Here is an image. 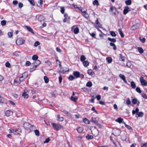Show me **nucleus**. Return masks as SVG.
<instances>
[{"mask_svg":"<svg viewBox=\"0 0 147 147\" xmlns=\"http://www.w3.org/2000/svg\"><path fill=\"white\" fill-rule=\"evenodd\" d=\"M30 4L33 6L35 5V3L34 0H28Z\"/></svg>","mask_w":147,"mask_h":147,"instance_id":"obj_52","label":"nucleus"},{"mask_svg":"<svg viewBox=\"0 0 147 147\" xmlns=\"http://www.w3.org/2000/svg\"><path fill=\"white\" fill-rule=\"evenodd\" d=\"M28 76L27 72H24L22 75V76L24 77V78H27Z\"/></svg>","mask_w":147,"mask_h":147,"instance_id":"obj_46","label":"nucleus"},{"mask_svg":"<svg viewBox=\"0 0 147 147\" xmlns=\"http://www.w3.org/2000/svg\"><path fill=\"white\" fill-rule=\"evenodd\" d=\"M22 96L25 98H28V95L25 92H23L22 94Z\"/></svg>","mask_w":147,"mask_h":147,"instance_id":"obj_33","label":"nucleus"},{"mask_svg":"<svg viewBox=\"0 0 147 147\" xmlns=\"http://www.w3.org/2000/svg\"><path fill=\"white\" fill-rule=\"evenodd\" d=\"M74 7L75 8L78 9L80 10H82L83 9V8L81 7H78L77 5H74Z\"/></svg>","mask_w":147,"mask_h":147,"instance_id":"obj_40","label":"nucleus"},{"mask_svg":"<svg viewBox=\"0 0 147 147\" xmlns=\"http://www.w3.org/2000/svg\"><path fill=\"white\" fill-rule=\"evenodd\" d=\"M81 12L84 14L85 16H86L85 18H86V17L88 16V14L87 13L86 11H83L82 9V10H80Z\"/></svg>","mask_w":147,"mask_h":147,"instance_id":"obj_45","label":"nucleus"},{"mask_svg":"<svg viewBox=\"0 0 147 147\" xmlns=\"http://www.w3.org/2000/svg\"><path fill=\"white\" fill-rule=\"evenodd\" d=\"M65 11V9L64 7H62L61 8V10H60V11H61V13H62V14H63L64 13Z\"/></svg>","mask_w":147,"mask_h":147,"instance_id":"obj_55","label":"nucleus"},{"mask_svg":"<svg viewBox=\"0 0 147 147\" xmlns=\"http://www.w3.org/2000/svg\"><path fill=\"white\" fill-rule=\"evenodd\" d=\"M26 78H24L22 76H21L19 78V80H20L21 82L23 81L24 79H25Z\"/></svg>","mask_w":147,"mask_h":147,"instance_id":"obj_63","label":"nucleus"},{"mask_svg":"<svg viewBox=\"0 0 147 147\" xmlns=\"http://www.w3.org/2000/svg\"><path fill=\"white\" fill-rule=\"evenodd\" d=\"M37 67L36 66H34L32 67H31L30 69V71L32 72L33 71L35 70Z\"/></svg>","mask_w":147,"mask_h":147,"instance_id":"obj_50","label":"nucleus"},{"mask_svg":"<svg viewBox=\"0 0 147 147\" xmlns=\"http://www.w3.org/2000/svg\"><path fill=\"white\" fill-rule=\"evenodd\" d=\"M91 121L94 123L96 125L97 124V123H98V121L96 120H94L93 118H92L91 120Z\"/></svg>","mask_w":147,"mask_h":147,"instance_id":"obj_49","label":"nucleus"},{"mask_svg":"<svg viewBox=\"0 0 147 147\" xmlns=\"http://www.w3.org/2000/svg\"><path fill=\"white\" fill-rule=\"evenodd\" d=\"M123 120V119L121 117H119L118 118V119L115 120L116 121L120 123H122Z\"/></svg>","mask_w":147,"mask_h":147,"instance_id":"obj_22","label":"nucleus"},{"mask_svg":"<svg viewBox=\"0 0 147 147\" xmlns=\"http://www.w3.org/2000/svg\"><path fill=\"white\" fill-rule=\"evenodd\" d=\"M106 59L108 63H111L112 61V59L111 57H107Z\"/></svg>","mask_w":147,"mask_h":147,"instance_id":"obj_27","label":"nucleus"},{"mask_svg":"<svg viewBox=\"0 0 147 147\" xmlns=\"http://www.w3.org/2000/svg\"><path fill=\"white\" fill-rule=\"evenodd\" d=\"M76 129L78 132L80 133H82L84 130V128L82 127H79Z\"/></svg>","mask_w":147,"mask_h":147,"instance_id":"obj_19","label":"nucleus"},{"mask_svg":"<svg viewBox=\"0 0 147 147\" xmlns=\"http://www.w3.org/2000/svg\"><path fill=\"white\" fill-rule=\"evenodd\" d=\"M131 0H127L125 1V3L127 5H130L131 4Z\"/></svg>","mask_w":147,"mask_h":147,"instance_id":"obj_34","label":"nucleus"},{"mask_svg":"<svg viewBox=\"0 0 147 147\" xmlns=\"http://www.w3.org/2000/svg\"><path fill=\"white\" fill-rule=\"evenodd\" d=\"M109 11H112L113 14L115 16L118 15L119 13V12L117 9L116 8L112 6L111 7Z\"/></svg>","mask_w":147,"mask_h":147,"instance_id":"obj_1","label":"nucleus"},{"mask_svg":"<svg viewBox=\"0 0 147 147\" xmlns=\"http://www.w3.org/2000/svg\"><path fill=\"white\" fill-rule=\"evenodd\" d=\"M86 138L88 139H92L93 138V137L92 136L90 135L89 134H88L86 136Z\"/></svg>","mask_w":147,"mask_h":147,"instance_id":"obj_26","label":"nucleus"},{"mask_svg":"<svg viewBox=\"0 0 147 147\" xmlns=\"http://www.w3.org/2000/svg\"><path fill=\"white\" fill-rule=\"evenodd\" d=\"M76 78H80V73L78 71H74L73 73Z\"/></svg>","mask_w":147,"mask_h":147,"instance_id":"obj_10","label":"nucleus"},{"mask_svg":"<svg viewBox=\"0 0 147 147\" xmlns=\"http://www.w3.org/2000/svg\"><path fill=\"white\" fill-rule=\"evenodd\" d=\"M40 44V43L38 41H36L34 44V46L37 47L38 45Z\"/></svg>","mask_w":147,"mask_h":147,"instance_id":"obj_59","label":"nucleus"},{"mask_svg":"<svg viewBox=\"0 0 147 147\" xmlns=\"http://www.w3.org/2000/svg\"><path fill=\"white\" fill-rule=\"evenodd\" d=\"M92 134L95 137L97 136L99 134V131L97 129H91Z\"/></svg>","mask_w":147,"mask_h":147,"instance_id":"obj_8","label":"nucleus"},{"mask_svg":"<svg viewBox=\"0 0 147 147\" xmlns=\"http://www.w3.org/2000/svg\"><path fill=\"white\" fill-rule=\"evenodd\" d=\"M41 62L39 60H36L35 61L34 63H32L33 65V66H36V67L37 66L40 64Z\"/></svg>","mask_w":147,"mask_h":147,"instance_id":"obj_13","label":"nucleus"},{"mask_svg":"<svg viewBox=\"0 0 147 147\" xmlns=\"http://www.w3.org/2000/svg\"><path fill=\"white\" fill-rule=\"evenodd\" d=\"M75 78V77L72 75L69 76L68 77V79L71 81L73 80Z\"/></svg>","mask_w":147,"mask_h":147,"instance_id":"obj_41","label":"nucleus"},{"mask_svg":"<svg viewBox=\"0 0 147 147\" xmlns=\"http://www.w3.org/2000/svg\"><path fill=\"white\" fill-rule=\"evenodd\" d=\"M5 65L6 67H8L9 68H10L11 67V65H10V63L8 61H7L5 64Z\"/></svg>","mask_w":147,"mask_h":147,"instance_id":"obj_47","label":"nucleus"},{"mask_svg":"<svg viewBox=\"0 0 147 147\" xmlns=\"http://www.w3.org/2000/svg\"><path fill=\"white\" fill-rule=\"evenodd\" d=\"M138 51L140 53H143L144 50L142 47H138Z\"/></svg>","mask_w":147,"mask_h":147,"instance_id":"obj_28","label":"nucleus"},{"mask_svg":"<svg viewBox=\"0 0 147 147\" xmlns=\"http://www.w3.org/2000/svg\"><path fill=\"white\" fill-rule=\"evenodd\" d=\"M38 58V57L37 55H34L32 56V58L33 60L36 61L37 60Z\"/></svg>","mask_w":147,"mask_h":147,"instance_id":"obj_42","label":"nucleus"},{"mask_svg":"<svg viewBox=\"0 0 147 147\" xmlns=\"http://www.w3.org/2000/svg\"><path fill=\"white\" fill-rule=\"evenodd\" d=\"M44 79L45 83H47L49 82V79L46 76H45L44 77Z\"/></svg>","mask_w":147,"mask_h":147,"instance_id":"obj_43","label":"nucleus"},{"mask_svg":"<svg viewBox=\"0 0 147 147\" xmlns=\"http://www.w3.org/2000/svg\"><path fill=\"white\" fill-rule=\"evenodd\" d=\"M93 4L94 5H99V3L98 0H94V1L93 2Z\"/></svg>","mask_w":147,"mask_h":147,"instance_id":"obj_39","label":"nucleus"},{"mask_svg":"<svg viewBox=\"0 0 147 147\" xmlns=\"http://www.w3.org/2000/svg\"><path fill=\"white\" fill-rule=\"evenodd\" d=\"M13 33L11 32H9L7 34L9 37H11L12 36Z\"/></svg>","mask_w":147,"mask_h":147,"instance_id":"obj_62","label":"nucleus"},{"mask_svg":"<svg viewBox=\"0 0 147 147\" xmlns=\"http://www.w3.org/2000/svg\"><path fill=\"white\" fill-rule=\"evenodd\" d=\"M119 60L122 61H124L125 60V57H122L119 58Z\"/></svg>","mask_w":147,"mask_h":147,"instance_id":"obj_64","label":"nucleus"},{"mask_svg":"<svg viewBox=\"0 0 147 147\" xmlns=\"http://www.w3.org/2000/svg\"><path fill=\"white\" fill-rule=\"evenodd\" d=\"M92 71L91 69H88V73L89 75H92Z\"/></svg>","mask_w":147,"mask_h":147,"instance_id":"obj_61","label":"nucleus"},{"mask_svg":"<svg viewBox=\"0 0 147 147\" xmlns=\"http://www.w3.org/2000/svg\"><path fill=\"white\" fill-rule=\"evenodd\" d=\"M126 65L128 67L130 68L131 66V64L130 62H128L127 63Z\"/></svg>","mask_w":147,"mask_h":147,"instance_id":"obj_56","label":"nucleus"},{"mask_svg":"<svg viewBox=\"0 0 147 147\" xmlns=\"http://www.w3.org/2000/svg\"><path fill=\"white\" fill-rule=\"evenodd\" d=\"M130 10L128 6L125 7L123 11V13L124 14H126Z\"/></svg>","mask_w":147,"mask_h":147,"instance_id":"obj_11","label":"nucleus"},{"mask_svg":"<svg viewBox=\"0 0 147 147\" xmlns=\"http://www.w3.org/2000/svg\"><path fill=\"white\" fill-rule=\"evenodd\" d=\"M6 22L5 20H3L1 22V24L2 26H4L6 25Z\"/></svg>","mask_w":147,"mask_h":147,"instance_id":"obj_54","label":"nucleus"},{"mask_svg":"<svg viewBox=\"0 0 147 147\" xmlns=\"http://www.w3.org/2000/svg\"><path fill=\"white\" fill-rule=\"evenodd\" d=\"M118 31L119 32V33L120 34L121 37L122 38H123L124 37V35L123 34V33L122 32V31L121 29H118Z\"/></svg>","mask_w":147,"mask_h":147,"instance_id":"obj_32","label":"nucleus"},{"mask_svg":"<svg viewBox=\"0 0 147 147\" xmlns=\"http://www.w3.org/2000/svg\"><path fill=\"white\" fill-rule=\"evenodd\" d=\"M123 123L124 124L125 127L128 129L132 130V129L131 127L129 125L126 124L125 122H123Z\"/></svg>","mask_w":147,"mask_h":147,"instance_id":"obj_30","label":"nucleus"},{"mask_svg":"<svg viewBox=\"0 0 147 147\" xmlns=\"http://www.w3.org/2000/svg\"><path fill=\"white\" fill-rule=\"evenodd\" d=\"M118 24L119 26H121L123 27V23L122 22V21L121 20H120L119 21Z\"/></svg>","mask_w":147,"mask_h":147,"instance_id":"obj_44","label":"nucleus"},{"mask_svg":"<svg viewBox=\"0 0 147 147\" xmlns=\"http://www.w3.org/2000/svg\"><path fill=\"white\" fill-rule=\"evenodd\" d=\"M140 81L141 84L142 86H146L147 85V81L144 79V78L141 76L140 78Z\"/></svg>","mask_w":147,"mask_h":147,"instance_id":"obj_7","label":"nucleus"},{"mask_svg":"<svg viewBox=\"0 0 147 147\" xmlns=\"http://www.w3.org/2000/svg\"><path fill=\"white\" fill-rule=\"evenodd\" d=\"M142 96L145 99H147V95L145 93H143L142 94Z\"/></svg>","mask_w":147,"mask_h":147,"instance_id":"obj_53","label":"nucleus"},{"mask_svg":"<svg viewBox=\"0 0 147 147\" xmlns=\"http://www.w3.org/2000/svg\"><path fill=\"white\" fill-rule=\"evenodd\" d=\"M108 40L111 41V42H116V39L115 38H108Z\"/></svg>","mask_w":147,"mask_h":147,"instance_id":"obj_35","label":"nucleus"},{"mask_svg":"<svg viewBox=\"0 0 147 147\" xmlns=\"http://www.w3.org/2000/svg\"><path fill=\"white\" fill-rule=\"evenodd\" d=\"M21 82L20 81V80H19V78H17L15 79L14 80V83H18L19 84H20L21 83Z\"/></svg>","mask_w":147,"mask_h":147,"instance_id":"obj_31","label":"nucleus"},{"mask_svg":"<svg viewBox=\"0 0 147 147\" xmlns=\"http://www.w3.org/2000/svg\"><path fill=\"white\" fill-rule=\"evenodd\" d=\"M83 121L86 124H89L90 123V121L86 118H85L83 120Z\"/></svg>","mask_w":147,"mask_h":147,"instance_id":"obj_36","label":"nucleus"},{"mask_svg":"<svg viewBox=\"0 0 147 147\" xmlns=\"http://www.w3.org/2000/svg\"><path fill=\"white\" fill-rule=\"evenodd\" d=\"M78 99V98L77 96L74 97L73 96H71L70 98V99L72 101L74 102H76Z\"/></svg>","mask_w":147,"mask_h":147,"instance_id":"obj_18","label":"nucleus"},{"mask_svg":"<svg viewBox=\"0 0 147 147\" xmlns=\"http://www.w3.org/2000/svg\"><path fill=\"white\" fill-rule=\"evenodd\" d=\"M61 111L63 112L64 114L66 115H67L69 116H70L71 114L69 113L68 111L66 110H64L63 111Z\"/></svg>","mask_w":147,"mask_h":147,"instance_id":"obj_29","label":"nucleus"},{"mask_svg":"<svg viewBox=\"0 0 147 147\" xmlns=\"http://www.w3.org/2000/svg\"><path fill=\"white\" fill-rule=\"evenodd\" d=\"M86 59V57L84 55H82L80 58V60L81 61L83 62L85 61Z\"/></svg>","mask_w":147,"mask_h":147,"instance_id":"obj_24","label":"nucleus"},{"mask_svg":"<svg viewBox=\"0 0 147 147\" xmlns=\"http://www.w3.org/2000/svg\"><path fill=\"white\" fill-rule=\"evenodd\" d=\"M121 138L123 140H125L127 139V137L125 134V133H123L122 135H121Z\"/></svg>","mask_w":147,"mask_h":147,"instance_id":"obj_21","label":"nucleus"},{"mask_svg":"<svg viewBox=\"0 0 147 147\" xmlns=\"http://www.w3.org/2000/svg\"><path fill=\"white\" fill-rule=\"evenodd\" d=\"M110 34L111 36L113 37H115L116 36V34L115 32L113 31H111L110 32Z\"/></svg>","mask_w":147,"mask_h":147,"instance_id":"obj_37","label":"nucleus"},{"mask_svg":"<svg viewBox=\"0 0 147 147\" xmlns=\"http://www.w3.org/2000/svg\"><path fill=\"white\" fill-rule=\"evenodd\" d=\"M136 91L139 93H141L142 91L140 88L138 87H137L136 89Z\"/></svg>","mask_w":147,"mask_h":147,"instance_id":"obj_48","label":"nucleus"},{"mask_svg":"<svg viewBox=\"0 0 147 147\" xmlns=\"http://www.w3.org/2000/svg\"><path fill=\"white\" fill-rule=\"evenodd\" d=\"M92 84L91 82H88L86 84V86L87 87H90L92 86Z\"/></svg>","mask_w":147,"mask_h":147,"instance_id":"obj_38","label":"nucleus"},{"mask_svg":"<svg viewBox=\"0 0 147 147\" xmlns=\"http://www.w3.org/2000/svg\"><path fill=\"white\" fill-rule=\"evenodd\" d=\"M144 115V113L142 112H140L138 113H137L136 116V117H142Z\"/></svg>","mask_w":147,"mask_h":147,"instance_id":"obj_17","label":"nucleus"},{"mask_svg":"<svg viewBox=\"0 0 147 147\" xmlns=\"http://www.w3.org/2000/svg\"><path fill=\"white\" fill-rule=\"evenodd\" d=\"M35 134L37 136H39V131L38 130H35L34 131Z\"/></svg>","mask_w":147,"mask_h":147,"instance_id":"obj_51","label":"nucleus"},{"mask_svg":"<svg viewBox=\"0 0 147 147\" xmlns=\"http://www.w3.org/2000/svg\"><path fill=\"white\" fill-rule=\"evenodd\" d=\"M113 132L112 133V134L114 135L115 136H119L121 132L120 129L117 128L113 129Z\"/></svg>","mask_w":147,"mask_h":147,"instance_id":"obj_5","label":"nucleus"},{"mask_svg":"<svg viewBox=\"0 0 147 147\" xmlns=\"http://www.w3.org/2000/svg\"><path fill=\"white\" fill-rule=\"evenodd\" d=\"M33 126L29 123L26 122L23 125L24 127L26 129H31V128Z\"/></svg>","mask_w":147,"mask_h":147,"instance_id":"obj_2","label":"nucleus"},{"mask_svg":"<svg viewBox=\"0 0 147 147\" xmlns=\"http://www.w3.org/2000/svg\"><path fill=\"white\" fill-rule=\"evenodd\" d=\"M83 64L85 67H87L89 65V62L88 61H86L82 62Z\"/></svg>","mask_w":147,"mask_h":147,"instance_id":"obj_23","label":"nucleus"},{"mask_svg":"<svg viewBox=\"0 0 147 147\" xmlns=\"http://www.w3.org/2000/svg\"><path fill=\"white\" fill-rule=\"evenodd\" d=\"M132 102L134 104H136L137 103V100L136 98H134L132 99Z\"/></svg>","mask_w":147,"mask_h":147,"instance_id":"obj_57","label":"nucleus"},{"mask_svg":"<svg viewBox=\"0 0 147 147\" xmlns=\"http://www.w3.org/2000/svg\"><path fill=\"white\" fill-rule=\"evenodd\" d=\"M25 40L20 38L18 39L16 41V43L18 45H20L24 43Z\"/></svg>","mask_w":147,"mask_h":147,"instance_id":"obj_9","label":"nucleus"},{"mask_svg":"<svg viewBox=\"0 0 147 147\" xmlns=\"http://www.w3.org/2000/svg\"><path fill=\"white\" fill-rule=\"evenodd\" d=\"M131 88L134 89H135L136 86V85L134 81H132L131 82Z\"/></svg>","mask_w":147,"mask_h":147,"instance_id":"obj_25","label":"nucleus"},{"mask_svg":"<svg viewBox=\"0 0 147 147\" xmlns=\"http://www.w3.org/2000/svg\"><path fill=\"white\" fill-rule=\"evenodd\" d=\"M16 130H14V129H9V132L10 133H12L14 134L15 135L18 134L17 133V131H16Z\"/></svg>","mask_w":147,"mask_h":147,"instance_id":"obj_20","label":"nucleus"},{"mask_svg":"<svg viewBox=\"0 0 147 147\" xmlns=\"http://www.w3.org/2000/svg\"><path fill=\"white\" fill-rule=\"evenodd\" d=\"M13 114V112L10 110H8L6 111L5 113V115L9 117L12 115Z\"/></svg>","mask_w":147,"mask_h":147,"instance_id":"obj_12","label":"nucleus"},{"mask_svg":"<svg viewBox=\"0 0 147 147\" xmlns=\"http://www.w3.org/2000/svg\"><path fill=\"white\" fill-rule=\"evenodd\" d=\"M26 27L29 32H31L33 34H34L33 30L30 27L28 26H26Z\"/></svg>","mask_w":147,"mask_h":147,"instance_id":"obj_16","label":"nucleus"},{"mask_svg":"<svg viewBox=\"0 0 147 147\" xmlns=\"http://www.w3.org/2000/svg\"><path fill=\"white\" fill-rule=\"evenodd\" d=\"M58 119L61 121H62L63 120V117H61L60 115H59L58 116Z\"/></svg>","mask_w":147,"mask_h":147,"instance_id":"obj_60","label":"nucleus"},{"mask_svg":"<svg viewBox=\"0 0 147 147\" xmlns=\"http://www.w3.org/2000/svg\"><path fill=\"white\" fill-rule=\"evenodd\" d=\"M119 77L121 79H122L124 81L125 83H127V81L126 80L125 76L124 75H123L121 74H120L119 75Z\"/></svg>","mask_w":147,"mask_h":147,"instance_id":"obj_14","label":"nucleus"},{"mask_svg":"<svg viewBox=\"0 0 147 147\" xmlns=\"http://www.w3.org/2000/svg\"><path fill=\"white\" fill-rule=\"evenodd\" d=\"M140 25L138 24H136L133 25L131 27V29L132 30H134L139 27Z\"/></svg>","mask_w":147,"mask_h":147,"instance_id":"obj_15","label":"nucleus"},{"mask_svg":"<svg viewBox=\"0 0 147 147\" xmlns=\"http://www.w3.org/2000/svg\"><path fill=\"white\" fill-rule=\"evenodd\" d=\"M71 30L74 31V34H77L79 32V29L76 25H74L71 28Z\"/></svg>","mask_w":147,"mask_h":147,"instance_id":"obj_6","label":"nucleus"},{"mask_svg":"<svg viewBox=\"0 0 147 147\" xmlns=\"http://www.w3.org/2000/svg\"><path fill=\"white\" fill-rule=\"evenodd\" d=\"M139 39L140 41L142 43H144L145 42L146 39L144 38H143L142 39L141 38H140Z\"/></svg>","mask_w":147,"mask_h":147,"instance_id":"obj_58","label":"nucleus"},{"mask_svg":"<svg viewBox=\"0 0 147 147\" xmlns=\"http://www.w3.org/2000/svg\"><path fill=\"white\" fill-rule=\"evenodd\" d=\"M91 23L94 24L95 26L96 27V28H102V26L100 24L99 21L98 20V19H97L95 21V23L91 22Z\"/></svg>","mask_w":147,"mask_h":147,"instance_id":"obj_4","label":"nucleus"},{"mask_svg":"<svg viewBox=\"0 0 147 147\" xmlns=\"http://www.w3.org/2000/svg\"><path fill=\"white\" fill-rule=\"evenodd\" d=\"M52 125L54 128L57 131L60 129L62 127V126L59 124L52 123Z\"/></svg>","mask_w":147,"mask_h":147,"instance_id":"obj_3","label":"nucleus"}]
</instances>
